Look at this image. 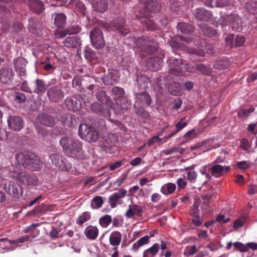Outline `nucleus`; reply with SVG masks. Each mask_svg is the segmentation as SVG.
I'll list each match as a JSON object with an SVG mask.
<instances>
[{
	"label": "nucleus",
	"instance_id": "28",
	"mask_svg": "<svg viewBox=\"0 0 257 257\" xmlns=\"http://www.w3.org/2000/svg\"><path fill=\"white\" fill-rule=\"evenodd\" d=\"M118 77L115 70H112L107 74L104 75L102 80L106 85H113L115 84L117 80Z\"/></svg>",
	"mask_w": 257,
	"mask_h": 257
},
{
	"label": "nucleus",
	"instance_id": "60",
	"mask_svg": "<svg viewBox=\"0 0 257 257\" xmlns=\"http://www.w3.org/2000/svg\"><path fill=\"white\" fill-rule=\"evenodd\" d=\"M187 125V123L185 121V118L181 119L180 121H179L175 124L176 129L175 130L177 133H179L183 128H184Z\"/></svg>",
	"mask_w": 257,
	"mask_h": 257
},
{
	"label": "nucleus",
	"instance_id": "44",
	"mask_svg": "<svg viewBox=\"0 0 257 257\" xmlns=\"http://www.w3.org/2000/svg\"><path fill=\"white\" fill-rule=\"evenodd\" d=\"M134 106L135 112L138 116L143 118H148L150 117L149 113L144 109L143 106H137V104H135Z\"/></svg>",
	"mask_w": 257,
	"mask_h": 257
},
{
	"label": "nucleus",
	"instance_id": "30",
	"mask_svg": "<svg viewBox=\"0 0 257 257\" xmlns=\"http://www.w3.org/2000/svg\"><path fill=\"white\" fill-rule=\"evenodd\" d=\"M33 90L32 91L37 94L44 93L46 90L48 86L44 81L40 79H36L33 82Z\"/></svg>",
	"mask_w": 257,
	"mask_h": 257
},
{
	"label": "nucleus",
	"instance_id": "8",
	"mask_svg": "<svg viewBox=\"0 0 257 257\" xmlns=\"http://www.w3.org/2000/svg\"><path fill=\"white\" fill-rule=\"evenodd\" d=\"M90 39L92 45L97 49H101L105 46L103 33L99 28H94L90 33Z\"/></svg>",
	"mask_w": 257,
	"mask_h": 257
},
{
	"label": "nucleus",
	"instance_id": "14",
	"mask_svg": "<svg viewBox=\"0 0 257 257\" xmlns=\"http://www.w3.org/2000/svg\"><path fill=\"white\" fill-rule=\"evenodd\" d=\"M90 109L92 111L98 115L105 117H109L110 116V110L104 104L96 102H93L90 105Z\"/></svg>",
	"mask_w": 257,
	"mask_h": 257
},
{
	"label": "nucleus",
	"instance_id": "7",
	"mask_svg": "<svg viewBox=\"0 0 257 257\" xmlns=\"http://www.w3.org/2000/svg\"><path fill=\"white\" fill-rule=\"evenodd\" d=\"M52 163L62 171H68L71 168V164L62 156L57 153H53L49 156Z\"/></svg>",
	"mask_w": 257,
	"mask_h": 257
},
{
	"label": "nucleus",
	"instance_id": "26",
	"mask_svg": "<svg viewBox=\"0 0 257 257\" xmlns=\"http://www.w3.org/2000/svg\"><path fill=\"white\" fill-rule=\"evenodd\" d=\"M27 5L31 11L40 14L45 9L44 3L39 0H28Z\"/></svg>",
	"mask_w": 257,
	"mask_h": 257
},
{
	"label": "nucleus",
	"instance_id": "6",
	"mask_svg": "<svg viewBox=\"0 0 257 257\" xmlns=\"http://www.w3.org/2000/svg\"><path fill=\"white\" fill-rule=\"evenodd\" d=\"M223 25L229 26L233 30L238 31L240 28V20L235 13L230 14H224L221 17Z\"/></svg>",
	"mask_w": 257,
	"mask_h": 257
},
{
	"label": "nucleus",
	"instance_id": "5",
	"mask_svg": "<svg viewBox=\"0 0 257 257\" xmlns=\"http://www.w3.org/2000/svg\"><path fill=\"white\" fill-rule=\"evenodd\" d=\"M95 124L92 122L91 124L88 123H82L80 124L78 134L80 137L86 141L95 142L98 138V133L95 129Z\"/></svg>",
	"mask_w": 257,
	"mask_h": 257
},
{
	"label": "nucleus",
	"instance_id": "39",
	"mask_svg": "<svg viewBox=\"0 0 257 257\" xmlns=\"http://www.w3.org/2000/svg\"><path fill=\"white\" fill-rule=\"evenodd\" d=\"M85 234L87 238L94 240L97 238L98 235V229L95 226L89 225L85 228Z\"/></svg>",
	"mask_w": 257,
	"mask_h": 257
},
{
	"label": "nucleus",
	"instance_id": "49",
	"mask_svg": "<svg viewBox=\"0 0 257 257\" xmlns=\"http://www.w3.org/2000/svg\"><path fill=\"white\" fill-rule=\"evenodd\" d=\"M197 137V133L195 129L188 131L183 137L182 144L186 143Z\"/></svg>",
	"mask_w": 257,
	"mask_h": 257
},
{
	"label": "nucleus",
	"instance_id": "24",
	"mask_svg": "<svg viewBox=\"0 0 257 257\" xmlns=\"http://www.w3.org/2000/svg\"><path fill=\"white\" fill-rule=\"evenodd\" d=\"M194 15L197 19L206 22L210 21L213 17V14L211 11L205 10L203 8L196 9L195 11Z\"/></svg>",
	"mask_w": 257,
	"mask_h": 257
},
{
	"label": "nucleus",
	"instance_id": "64",
	"mask_svg": "<svg viewBox=\"0 0 257 257\" xmlns=\"http://www.w3.org/2000/svg\"><path fill=\"white\" fill-rule=\"evenodd\" d=\"M15 100L18 103H22L26 101V97L23 93L16 92L15 93Z\"/></svg>",
	"mask_w": 257,
	"mask_h": 257
},
{
	"label": "nucleus",
	"instance_id": "61",
	"mask_svg": "<svg viewBox=\"0 0 257 257\" xmlns=\"http://www.w3.org/2000/svg\"><path fill=\"white\" fill-rule=\"evenodd\" d=\"M235 248L240 252H246L248 251V248L243 243L240 242H235L233 243Z\"/></svg>",
	"mask_w": 257,
	"mask_h": 257
},
{
	"label": "nucleus",
	"instance_id": "50",
	"mask_svg": "<svg viewBox=\"0 0 257 257\" xmlns=\"http://www.w3.org/2000/svg\"><path fill=\"white\" fill-rule=\"evenodd\" d=\"M96 97L98 101L102 103H108L109 101V97L106 95L104 91L100 90L97 92Z\"/></svg>",
	"mask_w": 257,
	"mask_h": 257
},
{
	"label": "nucleus",
	"instance_id": "41",
	"mask_svg": "<svg viewBox=\"0 0 257 257\" xmlns=\"http://www.w3.org/2000/svg\"><path fill=\"white\" fill-rule=\"evenodd\" d=\"M137 82L138 87H139L141 89L144 90L147 87L150 80L147 76L139 75L137 77Z\"/></svg>",
	"mask_w": 257,
	"mask_h": 257
},
{
	"label": "nucleus",
	"instance_id": "2",
	"mask_svg": "<svg viewBox=\"0 0 257 257\" xmlns=\"http://www.w3.org/2000/svg\"><path fill=\"white\" fill-rule=\"evenodd\" d=\"M59 143L62 147L63 152L70 157L84 160L86 155L83 150L82 142L78 139L68 137H64L60 139Z\"/></svg>",
	"mask_w": 257,
	"mask_h": 257
},
{
	"label": "nucleus",
	"instance_id": "52",
	"mask_svg": "<svg viewBox=\"0 0 257 257\" xmlns=\"http://www.w3.org/2000/svg\"><path fill=\"white\" fill-rule=\"evenodd\" d=\"M205 143V141L198 142L190 146V150L191 151L197 150L199 152V154L204 153L207 151V150L204 146Z\"/></svg>",
	"mask_w": 257,
	"mask_h": 257
},
{
	"label": "nucleus",
	"instance_id": "62",
	"mask_svg": "<svg viewBox=\"0 0 257 257\" xmlns=\"http://www.w3.org/2000/svg\"><path fill=\"white\" fill-rule=\"evenodd\" d=\"M132 205L134 214H136L139 216H142L144 212L143 207L137 204H133Z\"/></svg>",
	"mask_w": 257,
	"mask_h": 257
},
{
	"label": "nucleus",
	"instance_id": "57",
	"mask_svg": "<svg viewBox=\"0 0 257 257\" xmlns=\"http://www.w3.org/2000/svg\"><path fill=\"white\" fill-rule=\"evenodd\" d=\"M84 53V57L88 60L90 61L96 58L95 52L88 47H85Z\"/></svg>",
	"mask_w": 257,
	"mask_h": 257
},
{
	"label": "nucleus",
	"instance_id": "3",
	"mask_svg": "<svg viewBox=\"0 0 257 257\" xmlns=\"http://www.w3.org/2000/svg\"><path fill=\"white\" fill-rule=\"evenodd\" d=\"M15 159L19 165L33 171L40 170L43 164L39 156L30 151L17 153Z\"/></svg>",
	"mask_w": 257,
	"mask_h": 257
},
{
	"label": "nucleus",
	"instance_id": "58",
	"mask_svg": "<svg viewBox=\"0 0 257 257\" xmlns=\"http://www.w3.org/2000/svg\"><path fill=\"white\" fill-rule=\"evenodd\" d=\"M112 221L110 215L106 214L102 216L99 220V224L103 227H106Z\"/></svg>",
	"mask_w": 257,
	"mask_h": 257
},
{
	"label": "nucleus",
	"instance_id": "53",
	"mask_svg": "<svg viewBox=\"0 0 257 257\" xmlns=\"http://www.w3.org/2000/svg\"><path fill=\"white\" fill-rule=\"evenodd\" d=\"M91 214L89 212L85 211L79 216L76 220V223L79 225H82L83 223L90 219Z\"/></svg>",
	"mask_w": 257,
	"mask_h": 257
},
{
	"label": "nucleus",
	"instance_id": "11",
	"mask_svg": "<svg viewBox=\"0 0 257 257\" xmlns=\"http://www.w3.org/2000/svg\"><path fill=\"white\" fill-rule=\"evenodd\" d=\"M81 99L80 96L67 97L65 100V104L69 110L78 111L82 107Z\"/></svg>",
	"mask_w": 257,
	"mask_h": 257
},
{
	"label": "nucleus",
	"instance_id": "31",
	"mask_svg": "<svg viewBox=\"0 0 257 257\" xmlns=\"http://www.w3.org/2000/svg\"><path fill=\"white\" fill-rule=\"evenodd\" d=\"M141 24L144 30L155 31L159 29V26L152 20L146 18L141 21Z\"/></svg>",
	"mask_w": 257,
	"mask_h": 257
},
{
	"label": "nucleus",
	"instance_id": "47",
	"mask_svg": "<svg viewBox=\"0 0 257 257\" xmlns=\"http://www.w3.org/2000/svg\"><path fill=\"white\" fill-rule=\"evenodd\" d=\"M80 28H77L75 29L72 30H71L70 29H67L66 31H56L55 35V36L58 38H63V37H65L67 33L77 34L80 32Z\"/></svg>",
	"mask_w": 257,
	"mask_h": 257
},
{
	"label": "nucleus",
	"instance_id": "12",
	"mask_svg": "<svg viewBox=\"0 0 257 257\" xmlns=\"http://www.w3.org/2000/svg\"><path fill=\"white\" fill-rule=\"evenodd\" d=\"M245 41L246 39L244 36L241 35H237L234 37V35L230 34L225 38L226 44L231 48L242 46Z\"/></svg>",
	"mask_w": 257,
	"mask_h": 257
},
{
	"label": "nucleus",
	"instance_id": "18",
	"mask_svg": "<svg viewBox=\"0 0 257 257\" xmlns=\"http://www.w3.org/2000/svg\"><path fill=\"white\" fill-rule=\"evenodd\" d=\"M140 3L144 5V11L147 12L156 13L160 11L161 5L156 0H139Z\"/></svg>",
	"mask_w": 257,
	"mask_h": 257
},
{
	"label": "nucleus",
	"instance_id": "63",
	"mask_svg": "<svg viewBox=\"0 0 257 257\" xmlns=\"http://www.w3.org/2000/svg\"><path fill=\"white\" fill-rule=\"evenodd\" d=\"M185 178L187 179L191 182H194L195 181L197 174L195 172H188L186 173V175H184Z\"/></svg>",
	"mask_w": 257,
	"mask_h": 257
},
{
	"label": "nucleus",
	"instance_id": "34",
	"mask_svg": "<svg viewBox=\"0 0 257 257\" xmlns=\"http://www.w3.org/2000/svg\"><path fill=\"white\" fill-rule=\"evenodd\" d=\"M92 78L89 76H85L84 77H74L72 80V85L73 87L78 89H84V84L86 81H90Z\"/></svg>",
	"mask_w": 257,
	"mask_h": 257
},
{
	"label": "nucleus",
	"instance_id": "37",
	"mask_svg": "<svg viewBox=\"0 0 257 257\" xmlns=\"http://www.w3.org/2000/svg\"><path fill=\"white\" fill-rule=\"evenodd\" d=\"M54 24L58 28H63L66 25V17L63 13L56 14Z\"/></svg>",
	"mask_w": 257,
	"mask_h": 257
},
{
	"label": "nucleus",
	"instance_id": "42",
	"mask_svg": "<svg viewBox=\"0 0 257 257\" xmlns=\"http://www.w3.org/2000/svg\"><path fill=\"white\" fill-rule=\"evenodd\" d=\"M111 91L113 95L115 96L114 99L116 100V101L125 97V92L124 89L122 88L117 86H114L112 87Z\"/></svg>",
	"mask_w": 257,
	"mask_h": 257
},
{
	"label": "nucleus",
	"instance_id": "9",
	"mask_svg": "<svg viewBox=\"0 0 257 257\" xmlns=\"http://www.w3.org/2000/svg\"><path fill=\"white\" fill-rule=\"evenodd\" d=\"M2 184L4 186L5 191L9 195L17 198L21 196L22 191L18 183L8 180H3Z\"/></svg>",
	"mask_w": 257,
	"mask_h": 257
},
{
	"label": "nucleus",
	"instance_id": "10",
	"mask_svg": "<svg viewBox=\"0 0 257 257\" xmlns=\"http://www.w3.org/2000/svg\"><path fill=\"white\" fill-rule=\"evenodd\" d=\"M47 96L50 101L57 103L62 100L64 94L60 87L54 86L48 89Z\"/></svg>",
	"mask_w": 257,
	"mask_h": 257
},
{
	"label": "nucleus",
	"instance_id": "56",
	"mask_svg": "<svg viewBox=\"0 0 257 257\" xmlns=\"http://www.w3.org/2000/svg\"><path fill=\"white\" fill-rule=\"evenodd\" d=\"M149 239V237L148 235L144 236L140 238L137 242L133 244V249L137 250L140 246L146 244L148 242Z\"/></svg>",
	"mask_w": 257,
	"mask_h": 257
},
{
	"label": "nucleus",
	"instance_id": "54",
	"mask_svg": "<svg viewBox=\"0 0 257 257\" xmlns=\"http://www.w3.org/2000/svg\"><path fill=\"white\" fill-rule=\"evenodd\" d=\"M245 8L249 13L253 15L257 14V2L250 1L247 3L245 5Z\"/></svg>",
	"mask_w": 257,
	"mask_h": 257
},
{
	"label": "nucleus",
	"instance_id": "35",
	"mask_svg": "<svg viewBox=\"0 0 257 257\" xmlns=\"http://www.w3.org/2000/svg\"><path fill=\"white\" fill-rule=\"evenodd\" d=\"M122 235L118 231H112L109 238L110 244L115 247H117L120 243Z\"/></svg>",
	"mask_w": 257,
	"mask_h": 257
},
{
	"label": "nucleus",
	"instance_id": "13",
	"mask_svg": "<svg viewBox=\"0 0 257 257\" xmlns=\"http://www.w3.org/2000/svg\"><path fill=\"white\" fill-rule=\"evenodd\" d=\"M16 177L18 181L24 185H34L38 182V178L34 174H28L25 172H19Z\"/></svg>",
	"mask_w": 257,
	"mask_h": 257
},
{
	"label": "nucleus",
	"instance_id": "36",
	"mask_svg": "<svg viewBox=\"0 0 257 257\" xmlns=\"http://www.w3.org/2000/svg\"><path fill=\"white\" fill-rule=\"evenodd\" d=\"M39 120L42 124L50 127L53 126L55 122L54 117L48 114L39 115Z\"/></svg>",
	"mask_w": 257,
	"mask_h": 257
},
{
	"label": "nucleus",
	"instance_id": "19",
	"mask_svg": "<svg viewBox=\"0 0 257 257\" xmlns=\"http://www.w3.org/2000/svg\"><path fill=\"white\" fill-rule=\"evenodd\" d=\"M164 55L162 53L161 56H157L154 55L148 59L146 64L149 69L153 71H156L161 68Z\"/></svg>",
	"mask_w": 257,
	"mask_h": 257
},
{
	"label": "nucleus",
	"instance_id": "48",
	"mask_svg": "<svg viewBox=\"0 0 257 257\" xmlns=\"http://www.w3.org/2000/svg\"><path fill=\"white\" fill-rule=\"evenodd\" d=\"M103 203L102 197L99 196L94 197L91 202V207L93 209H99L101 207Z\"/></svg>",
	"mask_w": 257,
	"mask_h": 257
},
{
	"label": "nucleus",
	"instance_id": "38",
	"mask_svg": "<svg viewBox=\"0 0 257 257\" xmlns=\"http://www.w3.org/2000/svg\"><path fill=\"white\" fill-rule=\"evenodd\" d=\"M254 110L255 108L253 106H251L249 109L239 108L237 110V116L240 120H245Z\"/></svg>",
	"mask_w": 257,
	"mask_h": 257
},
{
	"label": "nucleus",
	"instance_id": "33",
	"mask_svg": "<svg viewBox=\"0 0 257 257\" xmlns=\"http://www.w3.org/2000/svg\"><path fill=\"white\" fill-rule=\"evenodd\" d=\"M178 31L183 34H191L195 30V27L191 24L185 22H180L177 26Z\"/></svg>",
	"mask_w": 257,
	"mask_h": 257
},
{
	"label": "nucleus",
	"instance_id": "4",
	"mask_svg": "<svg viewBox=\"0 0 257 257\" xmlns=\"http://www.w3.org/2000/svg\"><path fill=\"white\" fill-rule=\"evenodd\" d=\"M135 43L136 46L145 56L154 54L159 49L158 43L152 37L147 36H143L138 38Z\"/></svg>",
	"mask_w": 257,
	"mask_h": 257
},
{
	"label": "nucleus",
	"instance_id": "43",
	"mask_svg": "<svg viewBox=\"0 0 257 257\" xmlns=\"http://www.w3.org/2000/svg\"><path fill=\"white\" fill-rule=\"evenodd\" d=\"M176 185L172 183H169L165 184L161 187V192L166 195L172 194L176 190Z\"/></svg>",
	"mask_w": 257,
	"mask_h": 257
},
{
	"label": "nucleus",
	"instance_id": "22",
	"mask_svg": "<svg viewBox=\"0 0 257 257\" xmlns=\"http://www.w3.org/2000/svg\"><path fill=\"white\" fill-rule=\"evenodd\" d=\"M25 63V60L21 57L17 58L14 60V65L15 71L19 73L21 78L25 77L27 75Z\"/></svg>",
	"mask_w": 257,
	"mask_h": 257
},
{
	"label": "nucleus",
	"instance_id": "27",
	"mask_svg": "<svg viewBox=\"0 0 257 257\" xmlns=\"http://www.w3.org/2000/svg\"><path fill=\"white\" fill-rule=\"evenodd\" d=\"M199 27L203 34L205 36L215 37L218 36L217 31L206 24H200L199 25Z\"/></svg>",
	"mask_w": 257,
	"mask_h": 257
},
{
	"label": "nucleus",
	"instance_id": "17",
	"mask_svg": "<svg viewBox=\"0 0 257 257\" xmlns=\"http://www.w3.org/2000/svg\"><path fill=\"white\" fill-rule=\"evenodd\" d=\"M201 49L198 50L195 48H189L187 49V52L190 54V59L192 60H196L194 59L193 57L194 55L203 57L204 56L206 53L211 54L214 52L213 48L210 45H207L205 48L200 47Z\"/></svg>",
	"mask_w": 257,
	"mask_h": 257
},
{
	"label": "nucleus",
	"instance_id": "20",
	"mask_svg": "<svg viewBox=\"0 0 257 257\" xmlns=\"http://www.w3.org/2000/svg\"><path fill=\"white\" fill-rule=\"evenodd\" d=\"M125 20L123 18H117L112 23V26L116 30H117L121 35L126 36L130 31L128 29L124 27Z\"/></svg>",
	"mask_w": 257,
	"mask_h": 257
},
{
	"label": "nucleus",
	"instance_id": "1",
	"mask_svg": "<svg viewBox=\"0 0 257 257\" xmlns=\"http://www.w3.org/2000/svg\"><path fill=\"white\" fill-rule=\"evenodd\" d=\"M170 69L164 84H168V90L173 95H179L182 93V86L177 81L178 76L188 68L187 63L182 59L171 57L168 60Z\"/></svg>",
	"mask_w": 257,
	"mask_h": 257
},
{
	"label": "nucleus",
	"instance_id": "15",
	"mask_svg": "<svg viewBox=\"0 0 257 257\" xmlns=\"http://www.w3.org/2000/svg\"><path fill=\"white\" fill-rule=\"evenodd\" d=\"M126 194V191L123 189H119V192H115L111 195L108 198V202L110 207L114 208L117 204H121L122 201L120 199L124 198Z\"/></svg>",
	"mask_w": 257,
	"mask_h": 257
},
{
	"label": "nucleus",
	"instance_id": "23",
	"mask_svg": "<svg viewBox=\"0 0 257 257\" xmlns=\"http://www.w3.org/2000/svg\"><path fill=\"white\" fill-rule=\"evenodd\" d=\"M136 103L142 106L149 105L151 102V98L149 94L145 92L136 93Z\"/></svg>",
	"mask_w": 257,
	"mask_h": 257
},
{
	"label": "nucleus",
	"instance_id": "46",
	"mask_svg": "<svg viewBox=\"0 0 257 257\" xmlns=\"http://www.w3.org/2000/svg\"><path fill=\"white\" fill-rule=\"evenodd\" d=\"M63 123L65 125L71 126L76 122L75 117L74 115L70 113H66L62 117Z\"/></svg>",
	"mask_w": 257,
	"mask_h": 257
},
{
	"label": "nucleus",
	"instance_id": "45",
	"mask_svg": "<svg viewBox=\"0 0 257 257\" xmlns=\"http://www.w3.org/2000/svg\"><path fill=\"white\" fill-rule=\"evenodd\" d=\"M116 103L119 106L120 109L123 112L130 108L131 106V101L127 100L126 97L122 98V99L116 101Z\"/></svg>",
	"mask_w": 257,
	"mask_h": 257
},
{
	"label": "nucleus",
	"instance_id": "25",
	"mask_svg": "<svg viewBox=\"0 0 257 257\" xmlns=\"http://www.w3.org/2000/svg\"><path fill=\"white\" fill-rule=\"evenodd\" d=\"M230 169V166H222L220 165H214L210 169L211 175L216 178L220 177L226 173Z\"/></svg>",
	"mask_w": 257,
	"mask_h": 257
},
{
	"label": "nucleus",
	"instance_id": "29",
	"mask_svg": "<svg viewBox=\"0 0 257 257\" xmlns=\"http://www.w3.org/2000/svg\"><path fill=\"white\" fill-rule=\"evenodd\" d=\"M63 43L66 47L77 48L81 45V41L78 36L68 37L65 39Z\"/></svg>",
	"mask_w": 257,
	"mask_h": 257
},
{
	"label": "nucleus",
	"instance_id": "32",
	"mask_svg": "<svg viewBox=\"0 0 257 257\" xmlns=\"http://www.w3.org/2000/svg\"><path fill=\"white\" fill-rule=\"evenodd\" d=\"M91 3L94 10L97 12L103 13L107 10L106 0H91Z\"/></svg>",
	"mask_w": 257,
	"mask_h": 257
},
{
	"label": "nucleus",
	"instance_id": "21",
	"mask_svg": "<svg viewBox=\"0 0 257 257\" xmlns=\"http://www.w3.org/2000/svg\"><path fill=\"white\" fill-rule=\"evenodd\" d=\"M14 72L12 68L6 67L0 69V81L4 84L9 83L13 79Z\"/></svg>",
	"mask_w": 257,
	"mask_h": 257
},
{
	"label": "nucleus",
	"instance_id": "51",
	"mask_svg": "<svg viewBox=\"0 0 257 257\" xmlns=\"http://www.w3.org/2000/svg\"><path fill=\"white\" fill-rule=\"evenodd\" d=\"M159 247L158 243H155L152 247L145 251L144 257H152L150 256V254L152 256L156 254L159 251Z\"/></svg>",
	"mask_w": 257,
	"mask_h": 257
},
{
	"label": "nucleus",
	"instance_id": "59",
	"mask_svg": "<svg viewBox=\"0 0 257 257\" xmlns=\"http://www.w3.org/2000/svg\"><path fill=\"white\" fill-rule=\"evenodd\" d=\"M39 223H32L30 226L27 227L24 230V231L26 233L31 232L33 233L34 232H36L35 235H32V237H36L39 234V231L36 229V228L39 226Z\"/></svg>",
	"mask_w": 257,
	"mask_h": 257
},
{
	"label": "nucleus",
	"instance_id": "40",
	"mask_svg": "<svg viewBox=\"0 0 257 257\" xmlns=\"http://www.w3.org/2000/svg\"><path fill=\"white\" fill-rule=\"evenodd\" d=\"M230 66L229 61L224 58H219L214 62V67L217 69H224Z\"/></svg>",
	"mask_w": 257,
	"mask_h": 257
},
{
	"label": "nucleus",
	"instance_id": "16",
	"mask_svg": "<svg viewBox=\"0 0 257 257\" xmlns=\"http://www.w3.org/2000/svg\"><path fill=\"white\" fill-rule=\"evenodd\" d=\"M9 127L14 131H20L24 126V121L22 117L11 115L8 118Z\"/></svg>",
	"mask_w": 257,
	"mask_h": 257
},
{
	"label": "nucleus",
	"instance_id": "55",
	"mask_svg": "<svg viewBox=\"0 0 257 257\" xmlns=\"http://www.w3.org/2000/svg\"><path fill=\"white\" fill-rule=\"evenodd\" d=\"M195 68L204 75H209L211 73V69L209 67L202 64H196Z\"/></svg>",
	"mask_w": 257,
	"mask_h": 257
}]
</instances>
